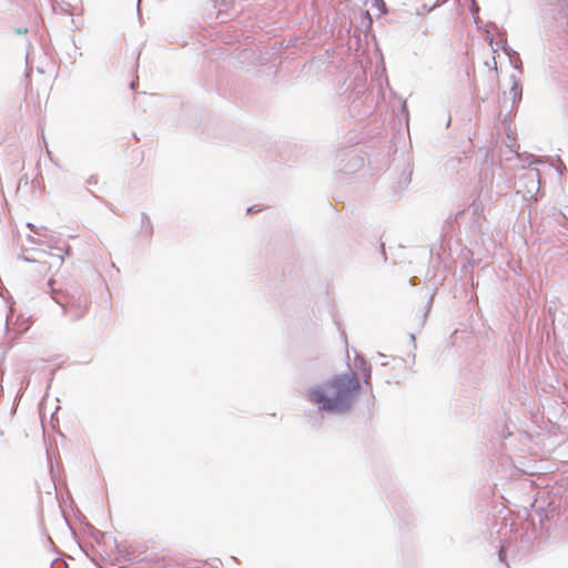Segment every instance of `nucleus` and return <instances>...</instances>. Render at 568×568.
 I'll list each match as a JSON object with an SVG mask.
<instances>
[{
    "label": "nucleus",
    "mask_w": 568,
    "mask_h": 568,
    "mask_svg": "<svg viewBox=\"0 0 568 568\" xmlns=\"http://www.w3.org/2000/svg\"><path fill=\"white\" fill-rule=\"evenodd\" d=\"M359 389L355 375H337L327 383L316 385L307 390V398L318 410L329 414H345L351 410Z\"/></svg>",
    "instance_id": "obj_1"
},
{
    "label": "nucleus",
    "mask_w": 568,
    "mask_h": 568,
    "mask_svg": "<svg viewBox=\"0 0 568 568\" xmlns=\"http://www.w3.org/2000/svg\"><path fill=\"white\" fill-rule=\"evenodd\" d=\"M518 187H524L521 190L525 193V196L535 197L537 196L540 190V173L538 169H529L525 172L517 181Z\"/></svg>",
    "instance_id": "obj_2"
},
{
    "label": "nucleus",
    "mask_w": 568,
    "mask_h": 568,
    "mask_svg": "<svg viewBox=\"0 0 568 568\" xmlns=\"http://www.w3.org/2000/svg\"><path fill=\"white\" fill-rule=\"evenodd\" d=\"M511 80H513V85H511L509 94L511 95L513 103H516L517 101H519L521 99L523 89H521L520 83L516 80L515 77H511Z\"/></svg>",
    "instance_id": "obj_3"
},
{
    "label": "nucleus",
    "mask_w": 568,
    "mask_h": 568,
    "mask_svg": "<svg viewBox=\"0 0 568 568\" xmlns=\"http://www.w3.org/2000/svg\"><path fill=\"white\" fill-rule=\"evenodd\" d=\"M359 363V368L365 373V383L368 384V379L371 378V366L363 358L357 356L356 363Z\"/></svg>",
    "instance_id": "obj_4"
},
{
    "label": "nucleus",
    "mask_w": 568,
    "mask_h": 568,
    "mask_svg": "<svg viewBox=\"0 0 568 568\" xmlns=\"http://www.w3.org/2000/svg\"><path fill=\"white\" fill-rule=\"evenodd\" d=\"M141 229L143 230V232H145L146 235L152 234L151 220L145 213L141 214Z\"/></svg>",
    "instance_id": "obj_5"
},
{
    "label": "nucleus",
    "mask_w": 568,
    "mask_h": 568,
    "mask_svg": "<svg viewBox=\"0 0 568 568\" xmlns=\"http://www.w3.org/2000/svg\"><path fill=\"white\" fill-rule=\"evenodd\" d=\"M557 162H558V165L556 166V170L558 171L559 175H561L562 170H565L566 168L560 159H558Z\"/></svg>",
    "instance_id": "obj_6"
},
{
    "label": "nucleus",
    "mask_w": 568,
    "mask_h": 568,
    "mask_svg": "<svg viewBox=\"0 0 568 568\" xmlns=\"http://www.w3.org/2000/svg\"><path fill=\"white\" fill-rule=\"evenodd\" d=\"M13 32H14L16 34H26V33L28 32V29H27V28H16V29L13 30Z\"/></svg>",
    "instance_id": "obj_7"
},
{
    "label": "nucleus",
    "mask_w": 568,
    "mask_h": 568,
    "mask_svg": "<svg viewBox=\"0 0 568 568\" xmlns=\"http://www.w3.org/2000/svg\"><path fill=\"white\" fill-rule=\"evenodd\" d=\"M97 178L94 175L90 176L88 180H87V184L88 185H93V184H97Z\"/></svg>",
    "instance_id": "obj_8"
},
{
    "label": "nucleus",
    "mask_w": 568,
    "mask_h": 568,
    "mask_svg": "<svg viewBox=\"0 0 568 568\" xmlns=\"http://www.w3.org/2000/svg\"><path fill=\"white\" fill-rule=\"evenodd\" d=\"M53 300L59 303L62 307H64V302L61 300L59 295H53Z\"/></svg>",
    "instance_id": "obj_9"
},
{
    "label": "nucleus",
    "mask_w": 568,
    "mask_h": 568,
    "mask_svg": "<svg viewBox=\"0 0 568 568\" xmlns=\"http://www.w3.org/2000/svg\"><path fill=\"white\" fill-rule=\"evenodd\" d=\"M498 556L500 561H505V551L503 547L500 548Z\"/></svg>",
    "instance_id": "obj_10"
},
{
    "label": "nucleus",
    "mask_w": 568,
    "mask_h": 568,
    "mask_svg": "<svg viewBox=\"0 0 568 568\" xmlns=\"http://www.w3.org/2000/svg\"><path fill=\"white\" fill-rule=\"evenodd\" d=\"M62 262H63V257L61 255H58L55 263L60 265V264H62Z\"/></svg>",
    "instance_id": "obj_11"
},
{
    "label": "nucleus",
    "mask_w": 568,
    "mask_h": 568,
    "mask_svg": "<svg viewBox=\"0 0 568 568\" xmlns=\"http://www.w3.org/2000/svg\"><path fill=\"white\" fill-rule=\"evenodd\" d=\"M473 10H474V11H477V10H478V8H477V6H476V3H475V2H473Z\"/></svg>",
    "instance_id": "obj_12"
},
{
    "label": "nucleus",
    "mask_w": 568,
    "mask_h": 568,
    "mask_svg": "<svg viewBox=\"0 0 568 568\" xmlns=\"http://www.w3.org/2000/svg\"><path fill=\"white\" fill-rule=\"evenodd\" d=\"M493 61H494V70L496 71V70H497V67H496V60H495V57H493Z\"/></svg>",
    "instance_id": "obj_13"
},
{
    "label": "nucleus",
    "mask_w": 568,
    "mask_h": 568,
    "mask_svg": "<svg viewBox=\"0 0 568 568\" xmlns=\"http://www.w3.org/2000/svg\"><path fill=\"white\" fill-rule=\"evenodd\" d=\"M471 206L474 207V212H476V211H477V206H476V204H475V203H471Z\"/></svg>",
    "instance_id": "obj_14"
},
{
    "label": "nucleus",
    "mask_w": 568,
    "mask_h": 568,
    "mask_svg": "<svg viewBox=\"0 0 568 568\" xmlns=\"http://www.w3.org/2000/svg\"><path fill=\"white\" fill-rule=\"evenodd\" d=\"M378 357L385 358L386 356L384 354H382V353H378Z\"/></svg>",
    "instance_id": "obj_15"
},
{
    "label": "nucleus",
    "mask_w": 568,
    "mask_h": 568,
    "mask_svg": "<svg viewBox=\"0 0 568 568\" xmlns=\"http://www.w3.org/2000/svg\"><path fill=\"white\" fill-rule=\"evenodd\" d=\"M382 365H386L387 363L385 362V358H382V362H381Z\"/></svg>",
    "instance_id": "obj_16"
},
{
    "label": "nucleus",
    "mask_w": 568,
    "mask_h": 568,
    "mask_svg": "<svg viewBox=\"0 0 568 568\" xmlns=\"http://www.w3.org/2000/svg\"><path fill=\"white\" fill-rule=\"evenodd\" d=\"M382 365H386L387 363L385 362V358H382V362H381Z\"/></svg>",
    "instance_id": "obj_17"
},
{
    "label": "nucleus",
    "mask_w": 568,
    "mask_h": 568,
    "mask_svg": "<svg viewBox=\"0 0 568 568\" xmlns=\"http://www.w3.org/2000/svg\"><path fill=\"white\" fill-rule=\"evenodd\" d=\"M140 2L141 0H138V11H140Z\"/></svg>",
    "instance_id": "obj_18"
}]
</instances>
